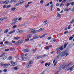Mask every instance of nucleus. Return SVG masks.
I'll list each match as a JSON object with an SVG mask.
<instances>
[{"label":"nucleus","mask_w":74,"mask_h":74,"mask_svg":"<svg viewBox=\"0 0 74 74\" xmlns=\"http://www.w3.org/2000/svg\"><path fill=\"white\" fill-rule=\"evenodd\" d=\"M69 55V53L67 54V52H66V51H65L64 52H62L61 53L60 56L63 57L64 56H65V55H66V57L68 55Z\"/></svg>","instance_id":"f257e3e1"},{"label":"nucleus","mask_w":74,"mask_h":74,"mask_svg":"<svg viewBox=\"0 0 74 74\" xmlns=\"http://www.w3.org/2000/svg\"><path fill=\"white\" fill-rule=\"evenodd\" d=\"M23 40L22 39L19 40L18 41V42L16 43L15 44L16 45H19V44H22V43H23Z\"/></svg>","instance_id":"f03ea898"},{"label":"nucleus","mask_w":74,"mask_h":74,"mask_svg":"<svg viewBox=\"0 0 74 74\" xmlns=\"http://www.w3.org/2000/svg\"><path fill=\"white\" fill-rule=\"evenodd\" d=\"M37 32H38V30H36L35 29H32L31 33L32 34H36Z\"/></svg>","instance_id":"7ed1b4c3"},{"label":"nucleus","mask_w":74,"mask_h":74,"mask_svg":"<svg viewBox=\"0 0 74 74\" xmlns=\"http://www.w3.org/2000/svg\"><path fill=\"white\" fill-rule=\"evenodd\" d=\"M53 2L52 1L49 2L50 4L51 5L50 7V8H51V11H53V10H52V8H53Z\"/></svg>","instance_id":"20e7f679"},{"label":"nucleus","mask_w":74,"mask_h":74,"mask_svg":"<svg viewBox=\"0 0 74 74\" xmlns=\"http://www.w3.org/2000/svg\"><path fill=\"white\" fill-rule=\"evenodd\" d=\"M74 68V66H72L71 68L66 69L67 71H73V69Z\"/></svg>","instance_id":"39448f33"},{"label":"nucleus","mask_w":74,"mask_h":74,"mask_svg":"<svg viewBox=\"0 0 74 74\" xmlns=\"http://www.w3.org/2000/svg\"><path fill=\"white\" fill-rule=\"evenodd\" d=\"M9 65H10V64H4L3 67H4L5 68H7V67H8V66H9Z\"/></svg>","instance_id":"423d86ee"},{"label":"nucleus","mask_w":74,"mask_h":74,"mask_svg":"<svg viewBox=\"0 0 74 74\" xmlns=\"http://www.w3.org/2000/svg\"><path fill=\"white\" fill-rule=\"evenodd\" d=\"M44 56H45L44 55L39 56H38L36 58L37 59H40V58H44Z\"/></svg>","instance_id":"0eeeda50"},{"label":"nucleus","mask_w":74,"mask_h":74,"mask_svg":"<svg viewBox=\"0 0 74 74\" xmlns=\"http://www.w3.org/2000/svg\"><path fill=\"white\" fill-rule=\"evenodd\" d=\"M32 34H29L27 36V38H31L32 37Z\"/></svg>","instance_id":"6e6552de"},{"label":"nucleus","mask_w":74,"mask_h":74,"mask_svg":"<svg viewBox=\"0 0 74 74\" xmlns=\"http://www.w3.org/2000/svg\"><path fill=\"white\" fill-rule=\"evenodd\" d=\"M71 66V65L70 63L68 65L66 66V69H69V67H70Z\"/></svg>","instance_id":"1a4fd4ad"},{"label":"nucleus","mask_w":74,"mask_h":74,"mask_svg":"<svg viewBox=\"0 0 74 74\" xmlns=\"http://www.w3.org/2000/svg\"><path fill=\"white\" fill-rule=\"evenodd\" d=\"M44 30V29L43 28H40L38 30V32H40L41 31H42Z\"/></svg>","instance_id":"9d476101"},{"label":"nucleus","mask_w":74,"mask_h":74,"mask_svg":"<svg viewBox=\"0 0 74 74\" xmlns=\"http://www.w3.org/2000/svg\"><path fill=\"white\" fill-rule=\"evenodd\" d=\"M9 3V1L8 0H6L3 3L4 4H7Z\"/></svg>","instance_id":"9b49d317"},{"label":"nucleus","mask_w":74,"mask_h":74,"mask_svg":"<svg viewBox=\"0 0 74 74\" xmlns=\"http://www.w3.org/2000/svg\"><path fill=\"white\" fill-rule=\"evenodd\" d=\"M19 69V66H17L14 68V69L15 70H18Z\"/></svg>","instance_id":"f8f14e48"},{"label":"nucleus","mask_w":74,"mask_h":74,"mask_svg":"<svg viewBox=\"0 0 74 74\" xmlns=\"http://www.w3.org/2000/svg\"><path fill=\"white\" fill-rule=\"evenodd\" d=\"M15 32V30H13L12 31L10 32L9 33V34H12V33H14V32Z\"/></svg>","instance_id":"ddd939ff"},{"label":"nucleus","mask_w":74,"mask_h":74,"mask_svg":"<svg viewBox=\"0 0 74 74\" xmlns=\"http://www.w3.org/2000/svg\"><path fill=\"white\" fill-rule=\"evenodd\" d=\"M5 19H6V18H0V22L3 21Z\"/></svg>","instance_id":"4468645a"},{"label":"nucleus","mask_w":74,"mask_h":74,"mask_svg":"<svg viewBox=\"0 0 74 74\" xmlns=\"http://www.w3.org/2000/svg\"><path fill=\"white\" fill-rule=\"evenodd\" d=\"M19 38L18 37H16L14 38V39L15 40H18Z\"/></svg>","instance_id":"2eb2a0df"},{"label":"nucleus","mask_w":74,"mask_h":74,"mask_svg":"<svg viewBox=\"0 0 74 74\" xmlns=\"http://www.w3.org/2000/svg\"><path fill=\"white\" fill-rule=\"evenodd\" d=\"M31 66H32L31 64H29L27 65V68H29L30 67H31Z\"/></svg>","instance_id":"dca6fc26"},{"label":"nucleus","mask_w":74,"mask_h":74,"mask_svg":"<svg viewBox=\"0 0 74 74\" xmlns=\"http://www.w3.org/2000/svg\"><path fill=\"white\" fill-rule=\"evenodd\" d=\"M11 64H13L12 65V66H15V63H14V62L13 61H12L11 62Z\"/></svg>","instance_id":"f3484780"},{"label":"nucleus","mask_w":74,"mask_h":74,"mask_svg":"<svg viewBox=\"0 0 74 74\" xmlns=\"http://www.w3.org/2000/svg\"><path fill=\"white\" fill-rule=\"evenodd\" d=\"M4 62H2L1 63V66H4Z\"/></svg>","instance_id":"a211bd4d"},{"label":"nucleus","mask_w":74,"mask_h":74,"mask_svg":"<svg viewBox=\"0 0 74 74\" xmlns=\"http://www.w3.org/2000/svg\"><path fill=\"white\" fill-rule=\"evenodd\" d=\"M46 34H45L44 35H42L40 37V38H43V37H45V36L46 35Z\"/></svg>","instance_id":"6ab92c4d"},{"label":"nucleus","mask_w":74,"mask_h":74,"mask_svg":"<svg viewBox=\"0 0 74 74\" xmlns=\"http://www.w3.org/2000/svg\"><path fill=\"white\" fill-rule=\"evenodd\" d=\"M11 7V5H9L8 6H7L6 7V8L7 9H8V8H10V7Z\"/></svg>","instance_id":"aec40b11"},{"label":"nucleus","mask_w":74,"mask_h":74,"mask_svg":"<svg viewBox=\"0 0 74 74\" xmlns=\"http://www.w3.org/2000/svg\"><path fill=\"white\" fill-rule=\"evenodd\" d=\"M33 61H30L29 62V64H33Z\"/></svg>","instance_id":"412c9836"},{"label":"nucleus","mask_w":74,"mask_h":74,"mask_svg":"<svg viewBox=\"0 0 74 74\" xmlns=\"http://www.w3.org/2000/svg\"><path fill=\"white\" fill-rule=\"evenodd\" d=\"M68 43H67L65 44L64 45V48L66 47V46H67V44H68Z\"/></svg>","instance_id":"4be33fe9"},{"label":"nucleus","mask_w":74,"mask_h":74,"mask_svg":"<svg viewBox=\"0 0 74 74\" xmlns=\"http://www.w3.org/2000/svg\"><path fill=\"white\" fill-rule=\"evenodd\" d=\"M5 55V53H3L0 56V57H3V56H4Z\"/></svg>","instance_id":"5701e85b"},{"label":"nucleus","mask_w":74,"mask_h":74,"mask_svg":"<svg viewBox=\"0 0 74 74\" xmlns=\"http://www.w3.org/2000/svg\"><path fill=\"white\" fill-rule=\"evenodd\" d=\"M63 49V46H61V47L59 49L61 51H62V50Z\"/></svg>","instance_id":"b1692460"},{"label":"nucleus","mask_w":74,"mask_h":74,"mask_svg":"<svg viewBox=\"0 0 74 74\" xmlns=\"http://www.w3.org/2000/svg\"><path fill=\"white\" fill-rule=\"evenodd\" d=\"M57 14L58 17H60V16H61V15H60L58 13H57Z\"/></svg>","instance_id":"393cba45"},{"label":"nucleus","mask_w":74,"mask_h":74,"mask_svg":"<svg viewBox=\"0 0 74 74\" xmlns=\"http://www.w3.org/2000/svg\"><path fill=\"white\" fill-rule=\"evenodd\" d=\"M29 50L28 49H25L23 50V52H28Z\"/></svg>","instance_id":"a878e982"},{"label":"nucleus","mask_w":74,"mask_h":74,"mask_svg":"<svg viewBox=\"0 0 74 74\" xmlns=\"http://www.w3.org/2000/svg\"><path fill=\"white\" fill-rule=\"evenodd\" d=\"M27 24V23H24L23 25H22V26H26Z\"/></svg>","instance_id":"bb28decb"},{"label":"nucleus","mask_w":74,"mask_h":74,"mask_svg":"<svg viewBox=\"0 0 74 74\" xmlns=\"http://www.w3.org/2000/svg\"><path fill=\"white\" fill-rule=\"evenodd\" d=\"M16 10V8H12L11 9V10L12 11H14V10Z\"/></svg>","instance_id":"cd10ccee"},{"label":"nucleus","mask_w":74,"mask_h":74,"mask_svg":"<svg viewBox=\"0 0 74 74\" xmlns=\"http://www.w3.org/2000/svg\"><path fill=\"white\" fill-rule=\"evenodd\" d=\"M73 38V36H71L69 38V40H71Z\"/></svg>","instance_id":"c85d7f7f"},{"label":"nucleus","mask_w":74,"mask_h":74,"mask_svg":"<svg viewBox=\"0 0 74 74\" xmlns=\"http://www.w3.org/2000/svg\"><path fill=\"white\" fill-rule=\"evenodd\" d=\"M16 22H14V23H11L10 24V25H14L15 24V23H16Z\"/></svg>","instance_id":"c756f323"},{"label":"nucleus","mask_w":74,"mask_h":74,"mask_svg":"<svg viewBox=\"0 0 74 74\" xmlns=\"http://www.w3.org/2000/svg\"><path fill=\"white\" fill-rule=\"evenodd\" d=\"M16 27H17V25H14V26H13L12 28L13 29H15V28H16Z\"/></svg>","instance_id":"7c9ffc66"},{"label":"nucleus","mask_w":74,"mask_h":74,"mask_svg":"<svg viewBox=\"0 0 74 74\" xmlns=\"http://www.w3.org/2000/svg\"><path fill=\"white\" fill-rule=\"evenodd\" d=\"M32 29H29L28 30L27 32L32 33Z\"/></svg>","instance_id":"2f4dec72"},{"label":"nucleus","mask_w":74,"mask_h":74,"mask_svg":"<svg viewBox=\"0 0 74 74\" xmlns=\"http://www.w3.org/2000/svg\"><path fill=\"white\" fill-rule=\"evenodd\" d=\"M29 7V5L28 4H27L25 6V8H27V7Z\"/></svg>","instance_id":"473e14b6"},{"label":"nucleus","mask_w":74,"mask_h":74,"mask_svg":"<svg viewBox=\"0 0 74 74\" xmlns=\"http://www.w3.org/2000/svg\"><path fill=\"white\" fill-rule=\"evenodd\" d=\"M8 44H9V45H11V46H12V44L10 42H8Z\"/></svg>","instance_id":"72a5a7b5"},{"label":"nucleus","mask_w":74,"mask_h":74,"mask_svg":"<svg viewBox=\"0 0 74 74\" xmlns=\"http://www.w3.org/2000/svg\"><path fill=\"white\" fill-rule=\"evenodd\" d=\"M21 58L23 60H24V59H25V57H24V55L21 56Z\"/></svg>","instance_id":"f704fd0d"},{"label":"nucleus","mask_w":74,"mask_h":74,"mask_svg":"<svg viewBox=\"0 0 74 74\" xmlns=\"http://www.w3.org/2000/svg\"><path fill=\"white\" fill-rule=\"evenodd\" d=\"M20 4H21L20 3H18L17 4H16V5H15V7H16V6H18Z\"/></svg>","instance_id":"c9c22d12"},{"label":"nucleus","mask_w":74,"mask_h":74,"mask_svg":"<svg viewBox=\"0 0 74 74\" xmlns=\"http://www.w3.org/2000/svg\"><path fill=\"white\" fill-rule=\"evenodd\" d=\"M8 30L6 29V30H5L4 32L5 33H8Z\"/></svg>","instance_id":"e433bc0d"},{"label":"nucleus","mask_w":74,"mask_h":74,"mask_svg":"<svg viewBox=\"0 0 74 74\" xmlns=\"http://www.w3.org/2000/svg\"><path fill=\"white\" fill-rule=\"evenodd\" d=\"M51 38H52L50 36L47 38V40H51Z\"/></svg>","instance_id":"4c0bfd02"},{"label":"nucleus","mask_w":74,"mask_h":74,"mask_svg":"<svg viewBox=\"0 0 74 74\" xmlns=\"http://www.w3.org/2000/svg\"><path fill=\"white\" fill-rule=\"evenodd\" d=\"M29 38H27V39H25V41H29Z\"/></svg>","instance_id":"58836bf2"},{"label":"nucleus","mask_w":74,"mask_h":74,"mask_svg":"<svg viewBox=\"0 0 74 74\" xmlns=\"http://www.w3.org/2000/svg\"><path fill=\"white\" fill-rule=\"evenodd\" d=\"M40 3L41 4H43L44 3V1L42 0L40 1Z\"/></svg>","instance_id":"ea45409f"},{"label":"nucleus","mask_w":74,"mask_h":74,"mask_svg":"<svg viewBox=\"0 0 74 74\" xmlns=\"http://www.w3.org/2000/svg\"><path fill=\"white\" fill-rule=\"evenodd\" d=\"M70 4H71V5H73L74 4V3L73 2H72L70 3Z\"/></svg>","instance_id":"a19ab883"},{"label":"nucleus","mask_w":74,"mask_h":74,"mask_svg":"<svg viewBox=\"0 0 74 74\" xmlns=\"http://www.w3.org/2000/svg\"><path fill=\"white\" fill-rule=\"evenodd\" d=\"M9 60H12V57H9L8 58Z\"/></svg>","instance_id":"79ce46f5"},{"label":"nucleus","mask_w":74,"mask_h":74,"mask_svg":"<svg viewBox=\"0 0 74 74\" xmlns=\"http://www.w3.org/2000/svg\"><path fill=\"white\" fill-rule=\"evenodd\" d=\"M70 5V3H68L67 4H66V6H67V7H68V6L69 5Z\"/></svg>","instance_id":"37998d69"},{"label":"nucleus","mask_w":74,"mask_h":74,"mask_svg":"<svg viewBox=\"0 0 74 74\" xmlns=\"http://www.w3.org/2000/svg\"><path fill=\"white\" fill-rule=\"evenodd\" d=\"M9 49H5V51H6L7 52L9 51Z\"/></svg>","instance_id":"c03bdc74"},{"label":"nucleus","mask_w":74,"mask_h":74,"mask_svg":"<svg viewBox=\"0 0 74 74\" xmlns=\"http://www.w3.org/2000/svg\"><path fill=\"white\" fill-rule=\"evenodd\" d=\"M3 71H4V72H7V69H5L3 70Z\"/></svg>","instance_id":"a18cd8bd"},{"label":"nucleus","mask_w":74,"mask_h":74,"mask_svg":"<svg viewBox=\"0 0 74 74\" xmlns=\"http://www.w3.org/2000/svg\"><path fill=\"white\" fill-rule=\"evenodd\" d=\"M45 49H47V50H48L49 49V47H45Z\"/></svg>","instance_id":"49530a36"},{"label":"nucleus","mask_w":74,"mask_h":74,"mask_svg":"<svg viewBox=\"0 0 74 74\" xmlns=\"http://www.w3.org/2000/svg\"><path fill=\"white\" fill-rule=\"evenodd\" d=\"M60 51L59 50H57V53H60Z\"/></svg>","instance_id":"de8ad7c7"},{"label":"nucleus","mask_w":74,"mask_h":74,"mask_svg":"<svg viewBox=\"0 0 74 74\" xmlns=\"http://www.w3.org/2000/svg\"><path fill=\"white\" fill-rule=\"evenodd\" d=\"M63 3H62L61 4V5H60V7H62V5H64L63 4Z\"/></svg>","instance_id":"09e8293b"},{"label":"nucleus","mask_w":74,"mask_h":74,"mask_svg":"<svg viewBox=\"0 0 74 74\" xmlns=\"http://www.w3.org/2000/svg\"><path fill=\"white\" fill-rule=\"evenodd\" d=\"M68 32H69L68 31H66L64 32V34H67V33H68Z\"/></svg>","instance_id":"8fccbe9b"},{"label":"nucleus","mask_w":74,"mask_h":74,"mask_svg":"<svg viewBox=\"0 0 74 74\" xmlns=\"http://www.w3.org/2000/svg\"><path fill=\"white\" fill-rule=\"evenodd\" d=\"M16 0H12L11 1V2H14V3H15V1Z\"/></svg>","instance_id":"3c124183"},{"label":"nucleus","mask_w":74,"mask_h":74,"mask_svg":"<svg viewBox=\"0 0 74 74\" xmlns=\"http://www.w3.org/2000/svg\"><path fill=\"white\" fill-rule=\"evenodd\" d=\"M12 43H15V41L14 40H12L11 41Z\"/></svg>","instance_id":"603ef678"},{"label":"nucleus","mask_w":74,"mask_h":74,"mask_svg":"<svg viewBox=\"0 0 74 74\" xmlns=\"http://www.w3.org/2000/svg\"><path fill=\"white\" fill-rule=\"evenodd\" d=\"M64 11H65V12H66V11H68V9H65L64 10Z\"/></svg>","instance_id":"864d4df0"},{"label":"nucleus","mask_w":74,"mask_h":74,"mask_svg":"<svg viewBox=\"0 0 74 74\" xmlns=\"http://www.w3.org/2000/svg\"><path fill=\"white\" fill-rule=\"evenodd\" d=\"M49 3H48L46 5H45V6H46L47 7V6H49Z\"/></svg>","instance_id":"5fc2aeb1"},{"label":"nucleus","mask_w":74,"mask_h":74,"mask_svg":"<svg viewBox=\"0 0 74 74\" xmlns=\"http://www.w3.org/2000/svg\"><path fill=\"white\" fill-rule=\"evenodd\" d=\"M3 8H6V5H4L3 6Z\"/></svg>","instance_id":"6e6d98bb"},{"label":"nucleus","mask_w":74,"mask_h":74,"mask_svg":"<svg viewBox=\"0 0 74 74\" xmlns=\"http://www.w3.org/2000/svg\"><path fill=\"white\" fill-rule=\"evenodd\" d=\"M53 41L54 42H56V39L55 38H53Z\"/></svg>","instance_id":"4d7b16f0"},{"label":"nucleus","mask_w":74,"mask_h":74,"mask_svg":"<svg viewBox=\"0 0 74 74\" xmlns=\"http://www.w3.org/2000/svg\"><path fill=\"white\" fill-rule=\"evenodd\" d=\"M31 3H32V2H29L28 3V4H31Z\"/></svg>","instance_id":"13d9d810"},{"label":"nucleus","mask_w":74,"mask_h":74,"mask_svg":"<svg viewBox=\"0 0 74 74\" xmlns=\"http://www.w3.org/2000/svg\"><path fill=\"white\" fill-rule=\"evenodd\" d=\"M67 1V0H64L62 1V3H64V2H66V1Z\"/></svg>","instance_id":"bf43d9fd"},{"label":"nucleus","mask_w":74,"mask_h":74,"mask_svg":"<svg viewBox=\"0 0 74 74\" xmlns=\"http://www.w3.org/2000/svg\"><path fill=\"white\" fill-rule=\"evenodd\" d=\"M59 59V57L57 56L56 57L55 59Z\"/></svg>","instance_id":"052dcab7"},{"label":"nucleus","mask_w":74,"mask_h":74,"mask_svg":"<svg viewBox=\"0 0 74 74\" xmlns=\"http://www.w3.org/2000/svg\"><path fill=\"white\" fill-rule=\"evenodd\" d=\"M57 10V11H60V9H59V8H58Z\"/></svg>","instance_id":"680f3d73"},{"label":"nucleus","mask_w":74,"mask_h":74,"mask_svg":"<svg viewBox=\"0 0 74 74\" xmlns=\"http://www.w3.org/2000/svg\"><path fill=\"white\" fill-rule=\"evenodd\" d=\"M3 59H4V60H5V59H7V57L6 56L4 57Z\"/></svg>","instance_id":"e2e57ef3"},{"label":"nucleus","mask_w":74,"mask_h":74,"mask_svg":"<svg viewBox=\"0 0 74 74\" xmlns=\"http://www.w3.org/2000/svg\"><path fill=\"white\" fill-rule=\"evenodd\" d=\"M5 44H8V42L7 41H6L5 42Z\"/></svg>","instance_id":"0e129e2a"},{"label":"nucleus","mask_w":74,"mask_h":74,"mask_svg":"<svg viewBox=\"0 0 74 74\" xmlns=\"http://www.w3.org/2000/svg\"><path fill=\"white\" fill-rule=\"evenodd\" d=\"M56 6H57V7H58V6H59V3H57L56 4Z\"/></svg>","instance_id":"69168bd1"},{"label":"nucleus","mask_w":74,"mask_h":74,"mask_svg":"<svg viewBox=\"0 0 74 74\" xmlns=\"http://www.w3.org/2000/svg\"><path fill=\"white\" fill-rule=\"evenodd\" d=\"M22 19V18H18V21H21Z\"/></svg>","instance_id":"338daca9"},{"label":"nucleus","mask_w":74,"mask_h":74,"mask_svg":"<svg viewBox=\"0 0 74 74\" xmlns=\"http://www.w3.org/2000/svg\"><path fill=\"white\" fill-rule=\"evenodd\" d=\"M22 30H20L19 31V33H22Z\"/></svg>","instance_id":"774afa93"}]
</instances>
